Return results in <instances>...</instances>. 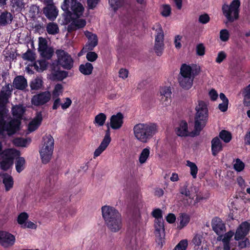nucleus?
<instances>
[{
    "mask_svg": "<svg viewBox=\"0 0 250 250\" xmlns=\"http://www.w3.org/2000/svg\"><path fill=\"white\" fill-rule=\"evenodd\" d=\"M26 110V107L21 104L16 105L12 108V113L14 119L8 123H5V119L1 125H0V134L4 132L9 135L14 134L19 130L22 119Z\"/></svg>",
    "mask_w": 250,
    "mask_h": 250,
    "instance_id": "obj_1",
    "label": "nucleus"
},
{
    "mask_svg": "<svg viewBox=\"0 0 250 250\" xmlns=\"http://www.w3.org/2000/svg\"><path fill=\"white\" fill-rule=\"evenodd\" d=\"M194 116V135H198L206 125L208 119V110L207 104L203 101H198L195 108Z\"/></svg>",
    "mask_w": 250,
    "mask_h": 250,
    "instance_id": "obj_2",
    "label": "nucleus"
},
{
    "mask_svg": "<svg viewBox=\"0 0 250 250\" xmlns=\"http://www.w3.org/2000/svg\"><path fill=\"white\" fill-rule=\"evenodd\" d=\"M135 139L143 143H147L157 131V127L153 123H139L133 128Z\"/></svg>",
    "mask_w": 250,
    "mask_h": 250,
    "instance_id": "obj_3",
    "label": "nucleus"
},
{
    "mask_svg": "<svg viewBox=\"0 0 250 250\" xmlns=\"http://www.w3.org/2000/svg\"><path fill=\"white\" fill-rule=\"evenodd\" d=\"M61 8L65 12L67 18L70 19L79 18L84 10L83 4L77 0H63Z\"/></svg>",
    "mask_w": 250,
    "mask_h": 250,
    "instance_id": "obj_4",
    "label": "nucleus"
},
{
    "mask_svg": "<svg viewBox=\"0 0 250 250\" xmlns=\"http://www.w3.org/2000/svg\"><path fill=\"white\" fill-rule=\"evenodd\" d=\"M194 75L190 66L183 64L180 68L178 82L181 87L186 90L189 89L193 85Z\"/></svg>",
    "mask_w": 250,
    "mask_h": 250,
    "instance_id": "obj_5",
    "label": "nucleus"
},
{
    "mask_svg": "<svg viewBox=\"0 0 250 250\" xmlns=\"http://www.w3.org/2000/svg\"><path fill=\"white\" fill-rule=\"evenodd\" d=\"M54 141L50 135H46L43 137L42 146L40 149V155L43 164H47L51 159L54 150Z\"/></svg>",
    "mask_w": 250,
    "mask_h": 250,
    "instance_id": "obj_6",
    "label": "nucleus"
},
{
    "mask_svg": "<svg viewBox=\"0 0 250 250\" xmlns=\"http://www.w3.org/2000/svg\"><path fill=\"white\" fill-rule=\"evenodd\" d=\"M240 6L239 0H233L229 5L226 4L223 5L222 7L223 14L228 22H233L238 19Z\"/></svg>",
    "mask_w": 250,
    "mask_h": 250,
    "instance_id": "obj_7",
    "label": "nucleus"
},
{
    "mask_svg": "<svg viewBox=\"0 0 250 250\" xmlns=\"http://www.w3.org/2000/svg\"><path fill=\"white\" fill-rule=\"evenodd\" d=\"M12 90L10 84L2 86L0 91V125H1L7 113L5 105L8 102V99L11 95Z\"/></svg>",
    "mask_w": 250,
    "mask_h": 250,
    "instance_id": "obj_8",
    "label": "nucleus"
},
{
    "mask_svg": "<svg viewBox=\"0 0 250 250\" xmlns=\"http://www.w3.org/2000/svg\"><path fill=\"white\" fill-rule=\"evenodd\" d=\"M58 64L66 69H70L73 65V61L71 56L62 50H58L56 52Z\"/></svg>",
    "mask_w": 250,
    "mask_h": 250,
    "instance_id": "obj_9",
    "label": "nucleus"
},
{
    "mask_svg": "<svg viewBox=\"0 0 250 250\" xmlns=\"http://www.w3.org/2000/svg\"><path fill=\"white\" fill-rule=\"evenodd\" d=\"M102 217L104 222L122 215L120 212L114 207L105 205L101 208Z\"/></svg>",
    "mask_w": 250,
    "mask_h": 250,
    "instance_id": "obj_10",
    "label": "nucleus"
},
{
    "mask_svg": "<svg viewBox=\"0 0 250 250\" xmlns=\"http://www.w3.org/2000/svg\"><path fill=\"white\" fill-rule=\"evenodd\" d=\"M154 228L156 242L160 247H162L165 236L164 221L155 222Z\"/></svg>",
    "mask_w": 250,
    "mask_h": 250,
    "instance_id": "obj_11",
    "label": "nucleus"
},
{
    "mask_svg": "<svg viewBox=\"0 0 250 250\" xmlns=\"http://www.w3.org/2000/svg\"><path fill=\"white\" fill-rule=\"evenodd\" d=\"M84 34L88 41L81 50L82 53L92 50L98 44V38L96 35L88 31H86Z\"/></svg>",
    "mask_w": 250,
    "mask_h": 250,
    "instance_id": "obj_12",
    "label": "nucleus"
},
{
    "mask_svg": "<svg viewBox=\"0 0 250 250\" xmlns=\"http://www.w3.org/2000/svg\"><path fill=\"white\" fill-rule=\"evenodd\" d=\"M50 99V93L49 91H44L33 96L31 103L36 106L42 105L48 102Z\"/></svg>",
    "mask_w": 250,
    "mask_h": 250,
    "instance_id": "obj_13",
    "label": "nucleus"
},
{
    "mask_svg": "<svg viewBox=\"0 0 250 250\" xmlns=\"http://www.w3.org/2000/svg\"><path fill=\"white\" fill-rule=\"evenodd\" d=\"M107 229L112 232L119 231L123 227L122 215L104 222Z\"/></svg>",
    "mask_w": 250,
    "mask_h": 250,
    "instance_id": "obj_14",
    "label": "nucleus"
},
{
    "mask_svg": "<svg viewBox=\"0 0 250 250\" xmlns=\"http://www.w3.org/2000/svg\"><path fill=\"white\" fill-rule=\"evenodd\" d=\"M15 242V237L12 234L0 231V244L5 248L12 246Z\"/></svg>",
    "mask_w": 250,
    "mask_h": 250,
    "instance_id": "obj_15",
    "label": "nucleus"
},
{
    "mask_svg": "<svg viewBox=\"0 0 250 250\" xmlns=\"http://www.w3.org/2000/svg\"><path fill=\"white\" fill-rule=\"evenodd\" d=\"M110 133L108 128L105 132V136L100 144L99 146L95 150L94 152V158L100 156L102 152L105 150L110 142H111Z\"/></svg>",
    "mask_w": 250,
    "mask_h": 250,
    "instance_id": "obj_16",
    "label": "nucleus"
},
{
    "mask_svg": "<svg viewBox=\"0 0 250 250\" xmlns=\"http://www.w3.org/2000/svg\"><path fill=\"white\" fill-rule=\"evenodd\" d=\"M250 228V225L247 222L241 223L236 230L234 238L238 241L243 239L248 233Z\"/></svg>",
    "mask_w": 250,
    "mask_h": 250,
    "instance_id": "obj_17",
    "label": "nucleus"
},
{
    "mask_svg": "<svg viewBox=\"0 0 250 250\" xmlns=\"http://www.w3.org/2000/svg\"><path fill=\"white\" fill-rule=\"evenodd\" d=\"M213 230L218 235H222L225 231V226L221 219L218 217H214L211 222Z\"/></svg>",
    "mask_w": 250,
    "mask_h": 250,
    "instance_id": "obj_18",
    "label": "nucleus"
},
{
    "mask_svg": "<svg viewBox=\"0 0 250 250\" xmlns=\"http://www.w3.org/2000/svg\"><path fill=\"white\" fill-rule=\"evenodd\" d=\"M42 121L41 112H37L35 117L30 122L28 126V130L30 132L36 130L41 125Z\"/></svg>",
    "mask_w": 250,
    "mask_h": 250,
    "instance_id": "obj_19",
    "label": "nucleus"
},
{
    "mask_svg": "<svg viewBox=\"0 0 250 250\" xmlns=\"http://www.w3.org/2000/svg\"><path fill=\"white\" fill-rule=\"evenodd\" d=\"M123 124V115L119 112L112 115L110 118V125L113 129H118L121 127Z\"/></svg>",
    "mask_w": 250,
    "mask_h": 250,
    "instance_id": "obj_20",
    "label": "nucleus"
},
{
    "mask_svg": "<svg viewBox=\"0 0 250 250\" xmlns=\"http://www.w3.org/2000/svg\"><path fill=\"white\" fill-rule=\"evenodd\" d=\"M43 12L46 18L51 21L55 20L58 14V11L55 5L46 6Z\"/></svg>",
    "mask_w": 250,
    "mask_h": 250,
    "instance_id": "obj_21",
    "label": "nucleus"
},
{
    "mask_svg": "<svg viewBox=\"0 0 250 250\" xmlns=\"http://www.w3.org/2000/svg\"><path fill=\"white\" fill-rule=\"evenodd\" d=\"M70 19L69 20L70 21ZM72 22L67 26L68 32H71L74 30L83 27L86 25V21L83 19H71Z\"/></svg>",
    "mask_w": 250,
    "mask_h": 250,
    "instance_id": "obj_22",
    "label": "nucleus"
},
{
    "mask_svg": "<svg viewBox=\"0 0 250 250\" xmlns=\"http://www.w3.org/2000/svg\"><path fill=\"white\" fill-rule=\"evenodd\" d=\"M152 29L155 31V43H164V33L161 25L157 23L154 25Z\"/></svg>",
    "mask_w": 250,
    "mask_h": 250,
    "instance_id": "obj_23",
    "label": "nucleus"
},
{
    "mask_svg": "<svg viewBox=\"0 0 250 250\" xmlns=\"http://www.w3.org/2000/svg\"><path fill=\"white\" fill-rule=\"evenodd\" d=\"M211 143L212 154L216 156L223 149L221 141L218 137H216L212 140Z\"/></svg>",
    "mask_w": 250,
    "mask_h": 250,
    "instance_id": "obj_24",
    "label": "nucleus"
},
{
    "mask_svg": "<svg viewBox=\"0 0 250 250\" xmlns=\"http://www.w3.org/2000/svg\"><path fill=\"white\" fill-rule=\"evenodd\" d=\"M13 86L18 89L23 90L27 86L26 79L22 76H17L13 81Z\"/></svg>",
    "mask_w": 250,
    "mask_h": 250,
    "instance_id": "obj_25",
    "label": "nucleus"
},
{
    "mask_svg": "<svg viewBox=\"0 0 250 250\" xmlns=\"http://www.w3.org/2000/svg\"><path fill=\"white\" fill-rule=\"evenodd\" d=\"M12 14L7 11H3L0 15V25L4 26L10 24L13 20Z\"/></svg>",
    "mask_w": 250,
    "mask_h": 250,
    "instance_id": "obj_26",
    "label": "nucleus"
},
{
    "mask_svg": "<svg viewBox=\"0 0 250 250\" xmlns=\"http://www.w3.org/2000/svg\"><path fill=\"white\" fill-rule=\"evenodd\" d=\"M2 155L8 159H10L13 162L14 159L20 157V152L15 149L10 148L5 150Z\"/></svg>",
    "mask_w": 250,
    "mask_h": 250,
    "instance_id": "obj_27",
    "label": "nucleus"
},
{
    "mask_svg": "<svg viewBox=\"0 0 250 250\" xmlns=\"http://www.w3.org/2000/svg\"><path fill=\"white\" fill-rule=\"evenodd\" d=\"M177 135L179 136H187L188 135L189 132L188 130V124L185 121H182L179 126L175 129Z\"/></svg>",
    "mask_w": 250,
    "mask_h": 250,
    "instance_id": "obj_28",
    "label": "nucleus"
},
{
    "mask_svg": "<svg viewBox=\"0 0 250 250\" xmlns=\"http://www.w3.org/2000/svg\"><path fill=\"white\" fill-rule=\"evenodd\" d=\"M93 66L90 62L81 64L79 66V70L81 73L84 75H90L93 71Z\"/></svg>",
    "mask_w": 250,
    "mask_h": 250,
    "instance_id": "obj_29",
    "label": "nucleus"
},
{
    "mask_svg": "<svg viewBox=\"0 0 250 250\" xmlns=\"http://www.w3.org/2000/svg\"><path fill=\"white\" fill-rule=\"evenodd\" d=\"M2 182L6 191L10 190L13 187L14 181L11 176L5 174L3 176Z\"/></svg>",
    "mask_w": 250,
    "mask_h": 250,
    "instance_id": "obj_30",
    "label": "nucleus"
},
{
    "mask_svg": "<svg viewBox=\"0 0 250 250\" xmlns=\"http://www.w3.org/2000/svg\"><path fill=\"white\" fill-rule=\"evenodd\" d=\"M11 5L13 11L20 12L24 8L25 3L23 0H12Z\"/></svg>",
    "mask_w": 250,
    "mask_h": 250,
    "instance_id": "obj_31",
    "label": "nucleus"
},
{
    "mask_svg": "<svg viewBox=\"0 0 250 250\" xmlns=\"http://www.w3.org/2000/svg\"><path fill=\"white\" fill-rule=\"evenodd\" d=\"M31 142L30 138H17L14 139L13 143L17 146L26 147Z\"/></svg>",
    "mask_w": 250,
    "mask_h": 250,
    "instance_id": "obj_32",
    "label": "nucleus"
},
{
    "mask_svg": "<svg viewBox=\"0 0 250 250\" xmlns=\"http://www.w3.org/2000/svg\"><path fill=\"white\" fill-rule=\"evenodd\" d=\"M171 90L168 87H164L161 89L160 94L162 96L161 100H164V102H167L169 103L168 101L170 100L171 97Z\"/></svg>",
    "mask_w": 250,
    "mask_h": 250,
    "instance_id": "obj_33",
    "label": "nucleus"
},
{
    "mask_svg": "<svg viewBox=\"0 0 250 250\" xmlns=\"http://www.w3.org/2000/svg\"><path fill=\"white\" fill-rule=\"evenodd\" d=\"M106 119V116L105 114L103 113H100L95 117L93 123L96 126H102L104 124Z\"/></svg>",
    "mask_w": 250,
    "mask_h": 250,
    "instance_id": "obj_34",
    "label": "nucleus"
},
{
    "mask_svg": "<svg viewBox=\"0 0 250 250\" xmlns=\"http://www.w3.org/2000/svg\"><path fill=\"white\" fill-rule=\"evenodd\" d=\"M244 97V104L246 106L250 105V84L244 88L242 92Z\"/></svg>",
    "mask_w": 250,
    "mask_h": 250,
    "instance_id": "obj_35",
    "label": "nucleus"
},
{
    "mask_svg": "<svg viewBox=\"0 0 250 250\" xmlns=\"http://www.w3.org/2000/svg\"><path fill=\"white\" fill-rule=\"evenodd\" d=\"M108 1L111 8L114 12L123 6L125 3V0H108Z\"/></svg>",
    "mask_w": 250,
    "mask_h": 250,
    "instance_id": "obj_36",
    "label": "nucleus"
},
{
    "mask_svg": "<svg viewBox=\"0 0 250 250\" xmlns=\"http://www.w3.org/2000/svg\"><path fill=\"white\" fill-rule=\"evenodd\" d=\"M46 31L49 34L55 35L59 33V28L56 23L49 22L47 24Z\"/></svg>",
    "mask_w": 250,
    "mask_h": 250,
    "instance_id": "obj_37",
    "label": "nucleus"
},
{
    "mask_svg": "<svg viewBox=\"0 0 250 250\" xmlns=\"http://www.w3.org/2000/svg\"><path fill=\"white\" fill-rule=\"evenodd\" d=\"M150 154V148L147 147L143 149L139 156V161L143 164L146 162Z\"/></svg>",
    "mask_w": 250,
    "mask_h": 250,
    "instance_id": "obj_38",
    "label": "nucleus"
},
{
    "mask_svg": "<svg viewBox=\"0 0 250 250\" xmlns=\"http://www.w3.org/2000/svg\"><path fill=\"white\" fill-rule=\"evenodd\" d=\"M180 193L182 194L185 195L186 196V197L188 198L186 200H187L186 202H185L184 204L185 205H190L191 203L193 198L191 196L190 191L188 189L187 186H184L181 189Z\"/></svg>",
    "mask_w": 250,
    "mask_h": 250,
    "instance_id": "obj_39",
    "label": "nucleus"
},
{
    "mask_svg": "<svg viewBox=\"0 0 250 250\" xmlns=\"http://www.w3.org/2000/svg\"><path fill=\"white\" fill-rule=\"evenodd\" d=\"M16 169L18 173H20L25 168V160L23 157H18L16 161Z\"/></svg>",
    "mask_w": 250,
    "mask_h": 250,
    "instance_id": "obj_40",
    "label": "nucleus"
},
{
    "mask_svg": "<svg viewBox=\"0 0 250 250\" xmlns=\"http://www.w3.org/2000/svg\"><path fill=\"white\" fill-rule=\"evenodd\" d=\"M3 159L0 163V167L2 170H8L13 164V161L8 159L2 155Z\"/></svg>",
    "mask_w": 250,
    "mask_h": 250,
    "instance_id": "obj_41",
    "label": "nucleus"
},
{
    "mask_svg": "<svg viewBox=\"0 0 250 250\" xmlns=\"http://www.w3.org/2000/svg\"><path fill=\"white\" fill-rule=\"evenodd\" d=\"M180 224L178 228L180 229H182L187 225L189 221V217L185 213H182L179 217Z\"/></svg>",
    "mask_w": 250,
    "mask_h": 250,
    "instance_id": "obj_42",
    "label": "nucleus"
},
{
    "mask_svg": "<svg viewBox=\"0 0 250 250\" xmlns=\"http://www.w3.org/2000/svg\"><path fill=\"white\" fill-rule=\"evenodd\" d=\"M187 166L190 168V173L193 178H196L198 172V167L196 164L190 161H187Z\"/></svg>",
    "mask_w": 250,
    "mask_h": 250,
    "instance_id": "obj_43",
    "label": "nucleus"
},
{
    "mask_svg": "<svg viewBox=\"0 0 250 250\" xmlns=\"http://www.w3.org/2000/svg\"><path fill=\"white\" fill-rule=\"evenodd\" d=\"M42 80L37 78L32 81L30 83V87L32 90H38L42 87Z\"/></svg>",
    "mask_w": 250,
    "mask_h": 250,
    "instance_id": "obj_44",
    "label": "nucleus"
},
{
    "mask_svg": "<svg viewBox=\"0 0 250 250\" xmlns=\"http://www.w3.org/2000/svg\"><path fill=\"white\" fill-rule=\"evenodd\" d=\"M39 52L43 57L49 59L52 56L54 50L51 47H48L45 48L44 50H41Z\"/></svg>",
    "mask_w": 250,
    "mask_h": 250,
    "instance_id": "obj_45",
    "label": "nucleus"
},
{
    "mask_svg": "<svg viewBox=\"0 0 250 250\" xmlns=\"http://www.w3.org/2000/svg\"><path fill=\"white\" fill-rule=\"evenodd\" d=\"M219 137L223 140L224 142L227 143L231 140V135L229 132L226 130H222L219 133Z\"/></svg>",
    "mask_w": 250,
    "mask_h": 250,
    "instance_id": "obj_46",
    "label": "nucleus"
},
{
    "mask_svg": "<svg viewBox=\"0 0 250 250\" xmlns=\"http://www.w3.org/2000/svg\"><path fill=\"white\" fill-rule=\"evenodd\" d=\"M63 87L61 84H57L55 85V88L53 91V98L55 99L58 98L60 95L62 93Z\"/></svg>",
    "mask_w": 250,
    "mask_h": 250,
    "instance_id": "obj_47",
    "label": "nucleus"
},
{
    "mask_svg": "<svg viewBox=\"0 0 250 250\" xmlns=\"http://www.w3.org/2000/svg\"><path fill=\"white\" fill-rule=\"evenodd\" d=\"M152 215L155 218V222L163 221L162 210L159 208H156L153 210Z\"/></svg>",
    "mask_w": 250,
    "mask_h": 250,
    "instance_id": "obj_48",
    "label": "nucleus"
},
{
    "mask_svg": "<svg viewBox=\"0 0 250 250\" xmlns=\"http://www.w3.org/2000/svg\"><path fill=\"white\" fill-rule=\"evenodd\" d=\"M22 58L24 60L31 62L34 61L35 59V54L30 49H28L26 52L22 54Z\"/></svg>",
    "mask_w": 250,
    "mask_h": 250,
    "instance_id": "obj_49",
    "label": "nucleus"
},
{
    "mask_svg": "<svg viewBox=\"0 0 250 250\" xmlns=\"http://www.w3.org/2000/svg\"><path fill=\"white\" fill-rule=\"evenodd\" d=\"M245 164L240 159H236L233 165V167L235 170L238 172H240L243 170Z\"/></svg>",
    "mask_w": 250,
    "mask_h": 250,
    "instance_id": "obj_50",
    "label": "nucleus"
},
{
    "mask_svg": "<svg viewBox=\"0 0 250 250\" xmlns=\"http://www.w3.org/2000/svg\"><path fill=\"white\" fill-rule=\"evenodd\" d=\"M164 48V43H155L154 49L157 55L160 56L162 54Z\"/></svg>",
    "mask_w": 250,
    "mask_h": 250,
    "instance_id": "obj_51",
    "label": "nucleus"
},
{
    "mask_svg": "<svg viewBox=\"0 0 250 250\" xmlns=\"http://www.w3.org/2000/svg\"><path fill=\"white\" fill-rule=\"evenodd\" d=\"M188 245V242L187 239H184L176 246L173 250H186Z\"/></svg>",
    "mask_w": 250,
    "mask_h": 250,
    "instance_id": "obj_52",
    "label": "nucleus"
},
{
    "mask_svg": "<svg viewBox=\"0 0 250 250\" xmlns=\"http://www.w3.org/2000/svg\"><path fill=\"white\" fill-rule=\"evenodd\" d=\"M39 7L36 5H32L30 7L29 14L32 18H35L39 13Z\"/></svg>",
    "mask_w": 250,
    "mask_h": 250,
    "instance_id": "obj_53",
    "label": "nucleus"
},
{
    "mask_svg": "<svg viewBox=\"0 0 250 250\" xmlns=\"http://www.w3.org/2000/svg\"><path fill=\"white\" fill-rule=\"evenodd\" d=\"M47 40L42 37L39 38V51L48 47Z\"/></svg>",
    "mask_w": 250,
    "mask_h": 250,
    "instance_id": "obj_54",
    "label": "nucleus"
},
{
    "mask_svg": "<svg viewBox=\"0 0 250 250\" xmlns=\"http://www.w3.org/2000/svg\"><path fill=\"white\" fill-rule=\"evenodd\" d=\"M229 37V31L227 29H222L220 32V38L223 42L227 41Z\"/></svg>",
    "mask_w": 250,
    "mask_h": 250,
    "instance_id": "obj_55",
    "label": "nucleus"
},
{
    "mask_svg": "<svg viewBox=\"0 0 250 250\" xmlns=\"http://www.w3.org/2000/svg\"><path fill=\"white\" fill-rule=\"evenodd\" d=\"M28 215L26 212L21 213L18 217V222L19 224H23L28 219Z\"/></svg>",
    "mask_w": 250,
    "mask_h": 250,
    "instance_id": "obj_56",
    "label": "nucleus"
},
{
    "mask_svg": "<svg viewBox=\"0 0 250 250\" xmlns=\"http://www.w3.org/2000/svg\"><path fill=\"white\" fill-rule=\"evenodd\" d=\"M86 58L89 62H94L98 58V55L95 52L90 51L87 53Z\"/></svg>",
    "mask_w": 250,
    "mask_h": 250,
    "instance_id": "obj_57",
    "label": "nucleus"
},
{
    "mask_svg": "<svg viewBox=\"0 0 250 250\" xmlns=\"http://www.w3.org/2000/svg\"><path fill=\"white\" fill-rule=\"evenodd\" d=\"M171 13V8L169 5H164L163 7V10L161 12L164 17H168Z\"/></svg>",
    "mask_w": 250,
    "mask_h": 250,
    "instance_id": "obj_58",
    "label": "nucleus"
},
{
    "mask_svg": "<svg viewBox=\"0 0 250 250\" xmlns=\"http://www.w3.org/2000/svg\"><path fill=\"white\" fill-rule=\"evenodd\" d=\"M68 75V73L65 71H60L56 72L55 76L59 80H62L65 78Z\"/></svg>",
    "mask_w": 250,
    "mask_h": 250,
    "instance_id": "obj_59",
    "label": "nucleus"
},
{
    "mask_svg": "<svg viewBox=\"0 0 250 250\" xmlns=\"http://www.w3.org/2000/svg\"><path fill=\"white\" fill-rule=\"evenodd\" d=\"M210 20V18L207 14L201 15L199 17V21L203 24H206Z\"/></svg>",
    "mask_w": 250,
    "mask_h": 250,
    "instance_id": "obj_60",
    "label": "nucleus"
},
{
    "mask_svg": "<svg viewBox=\"0 0 250 250\" xmlns=\"http://www.w3.org/2000/svg\"><path fill=\"white\" fill-rule=\"evenodd\" d=\"M226 58V54L225 52L221 51L218 53L216 59V62L220 63Z\"/></svg>",
    "mask_w": 250,
    "mask_h": 250,
    "instance_id": "obj_61",
    "label": "nucleus"
},
{
    "mask_svg": "<svg viewBox=\"0 0 250 250\" xmlns=\"http://www.w3.org/2000/svg\"><path fill=\"white\" fill-rule=\"evenodd\" d=\"M128 75V71L127 69L121 68L119 72V76L123 79H125L127 78Z\"/></svg>",
    "mask_w": 250,
    "mask_h": 250,
    "instance_id": "obj_62",
    "label": "nucleus"
},
{
    "mask_svg": "<svg viewBox=\"0 0 250 250\" xmlns=\"http://www.w3.org/2000/svg\"><path fill=\"white\" fill-rule=\"evenodd\" d=\"M234 233L231 231H229L225 233L222 239L223 242H229V241L231 237L233 236Z\"/></svg>",
    "mask_w": 250,
    "mask_h": 250,
    "instance_id": "obj_63",
    "label": "nucleus"
},
{
    "mask_svg": "<svg viewBox=\"0 0 250 250\" xmlns=\"http://www.w3.org/2000/svg\"><path fill=\"white\" fill-rule=\"evenodd\" d=\"M197 54L199 56H203L205 54V47L203 44H199L196 47Z\"/></svg>",
    "mask_w": 250,
    "mask_h": 250,
    "instance_id": "obj_64",
    "label": "nucleus"
}]
</instances>
